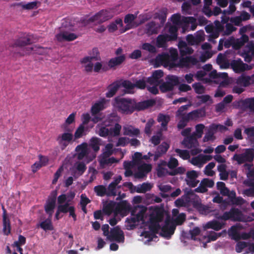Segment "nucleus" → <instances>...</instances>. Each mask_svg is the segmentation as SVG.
<instances>
[{"mask_svg": "<svg viewBox=\"0 0 254 254\" xmlns=\"http://www.w3.org/2000/svg\"><path fill=\"white\" fill-rule=\"evenodd\" d=\"M130 205L126 200H123L120 202H116L115 214H120L126 216L130 211Z\"/></svg>", "mask_w": 254, "mask_h": 254, "instance_id": "obj_12", "label": "nucleus"}, {"mask_svg": "<svg viewBox=\"0 0 254 254\" xmlns=\"http://www.w3.org/2000/svg\"><path fill=\"white\" fill-rule=\"evenodd\" d=\"M175 152L184 160H187L190 157L189 152L187 150L177 148L175 149Z\"/></svg>", "mask_w": 254, "mask_h": 254, "instance_id": "obj_55", "label": "nucleus"}, {"mask_svg": "<svg viewBox=\"0 0 254 254\" xmlns=\"http://www.w3.org/2000/svg\"><path fill=\"white\" fill-rule=\"evenodd\" d=\"M169 148V145L168 143L166 142H163L157 147L155 152V157H159L163 154L166 153Z\"/></svg>", "mask_w": 254, "mask_h": 254, "instance_id": "obj_41", "label": "nucleus"}, {"mask_svg": "<svg viewBox=\"0 0 254 254\" xmlns=\"http://www.w3.org/2000/svg\"><path fill=\"white\" fill-rule=\"evenodd\" d=\"M242 229L243 227L241 224H237L231 226L228 230V235L231 237L232 239L237 241H239L240 240L239 231Z\"/></svg>", "mask_w": 254, "mask_h": 254, "instance_id": "obj_21", "label": "nucleus"}, {"mask_svg": "<svg viewBox=\"0 0 254 254\" xmlns=\"http://www.w3.org/2000/svg\"><path fill=\"white\" fill-rule=\"evenodd\" d=\"M170 56L168 54H162L157 57V60L160 62H168L170 58L173 62L176 61L178 58V51L176 49H171L170 50Z\"/></svg>", "mask_w": 254, "mask_h": 254, "instance_id": "obj_14", "label": "nucleus"}, {"mask_svg": "<svg viewBox=\"0 0 254 254\" xmlns=\"http://www.w3.org/2000/svg\"><path fill=\"white\" fill-rule=\"evenodd\" d=\"M192 88L194 89L196 93L200 94L205 91L204 87L199 82L194 83L192 85Z\"/></svg>", "mask_w": 254, "mask_h": 254, "instance_id": "obj_59", "label": "nucleus"}, {"mask_svg": "<svg viewBox=\"0 0 254 254\" xmlns=\"http://www.w3.org/2000/svg\"><path fill=\"white\" fill-rule=\"evenodd\" d=\"M84 128L85 127L83 124H80L79 125V126L76 129L74 134L75 139H78L83 136L84 131Z\"/></svg>", "mask_w": 254, "mask_h": 254, "instance_id": "obj_61", "label": "nucleus"}, {"mask_svg": "<svg viewBox=\"0 0 254 254\" xmlns=\"http://www.w3.org/2000/svg\"><path fill=\"white\" fill-rule=\"evenodd\" d=\"M238 83L247 87L252 84V76H241L238 79Z\"/></svg>", "mask_w": 254, "mask_h": 254, "instance_id": "obj_49", "label": "nucleus"}, {"mask_svg": "<svg viewBox=\"0 0 254 254\" xmlns=\"http://www.w3.org/2000/svg\"><path fill=\"white\" fill-rule=\"evenodd\" d=\"M118 162V160L114 157L109 158L103 157L100 161V164L102 167H104L106 166L111 165Z\"/></svg>", "mask_w": 254, "mask_h": 254, "instance_id": "obj_48", "label": "nucleus"}, {"mask_svg": "<svg viewBox=\"0 0 254 254\" xmlns=\"http://www.w3.org/2000/svg\"><path fill=\"white\" fill-rule=\"evenodd\" d=\"M147 78L142 77L141 79H136L134 82V87L140 89H144L146 87Z\"/></svg>", "mask_w": 254, "mask_h": 254, "instance_id": "obj_50", "label": "nucleus"}, {"mask_svg": "<svg viewBox=\"0 0 254 254\" xmlns=\"http://www.w3.org/2000/svg\"><path fill=\"white\" fill-rule=\"evenodd\" d=\"M254 158V149L247 148L245 152L242 154H235L233 157V160L236 161L239 164H242L245 162H252Z\"/></svg>", "mask_w": 254, "mask_h": 254, "instance_id": "obj_5", "label": "nucleus"}, {"mask_svg": "<svg viewBox=\"0 0 254 254\" xmlns=\"http://www.w3.org/2000/svg\"><path fill=\"white\" fill-rule=\"evenodd\" d=\"M70 199H68L65 203L63 205H58L59 211L63 213L69 212V216L71 217L75 221L76 220V215L75 214V208L73 205H70Z\"/></svg>", "mask_w": 254, "mask_h": 254, "instance_id": "obj_10", "label": "nucleus"}, {"mask_svg": "<svg viewBox=\"0 0 254 254\" xmlns=\"http://www.w3.org/2000/svg\"><path fill=\"white\" fill-rule=\"evenodd\" d=\"M155 104V101L153 99H149L141 102H136L133 99V106L134 111H140L145 110L149 107H152Z\"/></svg>", "mask_w": 254, "mask_h": 254, "instance_id": "obj_16", "label": "nucleus"}, {"mask_svg": "<svg viewBox=\"0 0 254 254\" xmlns=\"http://www.w3.org/2000/svg\"><path fill=\"white\" fill-rule=\"evenodd\" d=\"M173 25L179 26L181 24V15L179 13L174 14L171 17Z\"/></svg>", "mask_w": 254, "mask_h": 254, "instance_id": "obj_62", "label": "nucleus"}, {"mask_svg": "<svg viewBox=\"0 0 254 254\" xmlns=\"http://www.w3.org/2000/svg\"><path fill=\"white\" fill-rule=\"evenodd\" d=\"M73 138V135L71 133L64 132L58 136L57 140L60 144H62L63 141L70 142Z\"/></svg>", "mask_w": 254, "mask_h": 254, "instance_id": "obj_44", "label": "nucleus"}, {"mask_svg": "<svg viewBox=\"0 0 254 254\" xmlns=\"http://www.w3.org/2000/svg\"><path fill=\"white\" fill-rule=\"evenodd\" d=\"M76 151L79 152L78 154V158L80 160L82 159L89 153V150L87 143H83L80 145H78L76 147Z\"/></svg>", "mask_w": 254, "mask_h": 254, "instance_id": "obj_28", "label": "nucleus"}, {"mask_svg": "<svg viewBox=\"0 0 254 254\" xmlns=\"http://www.w3.org/2000/svg\"><path fill=\"white\" fill-rule=\"evenodd\" d=\"M168 25H169L168 32L170 33V34H168V36H169L168 38L170 39V40L172 41L177 40L178 38V26L171 25L167 23L166 25V27Z\"/></svg>", "mask_w": 254, "mask_h": 254, "instance_id": "obj_29", "label": "nucleus"}, {"mask_svg": "<svg viewBox=\"0 0 254 254\" xmlns=\"http://www.w3.org/2000/svg\"><path fill=\"white\" fill-rule=\"evenodd\" d=\"M112 17L113 15L109 11L103 9L90 17L87 20H83L82 23L84 25H87L90 22L97 21V23L101 24L112 18Z\"/></svg>", "mask_w": 254, "mask_h": 254, "instance_id": "obj_4", "label": "nucleus"}, {"mask_svg": "<svg viewBox=\"0 0 254 254\" xmlns=\"http://www.w3.org/2000/svg\"><path fill=\"white\" fill-rule=\"evenodd\" d=\"M120 120V117L116 113H112L108 116L104 122V125L106 127H110L118 124Z\"/></svg>", "mask_w": 254, "mask_h": 254, "instance_id": "obj_25", "label": "nucleus"}, {"mask_svg": "<svg viewBox=\"0 0 254 254\" xmlns=\"http://www.w3.org/2000/svg\"><path fill=\"white\" fill-rule=\"evenodd\" d=\"M123 134L124 135H127L131 137H138L140 134V130L132 126H124L123 128Z\"/></svg>", "mask_w": 254, "mask_h": 254, "instance_id": "obj_23", "label": "nucleus"}, {"mask_svg": "<svg viewBox=\"0 0 254 254\" xmlns=\"http://www.w3.org/2000/svg\"><path fill=\"white\" fill-rule=\"evenodd\" d=\"M186 175V184L190 187L195 188L199 182V180H196L198 176L197 172L194 170L189 171L187 172Z\"/></svg>", "mask_w": 254, "mask_h": 254, "instance_id": "obj_15", "label": "nucleus"}, {"mask_svg": "<svg viewBox=\"0 0 254 254\" xmlns=\"http://www.w3.org/2000/svg\"><path fill=\"white\" fill-rule=\"evenodd\" d=\"M116 202L111 201L104 206L103 211L105 214L111 215L113 212L115 214Z\"/></svg>", "mask_w": 254, "mask_h": 254, "instance_id": "obj_42", "label": "nucleus"}, {"mask_svg": "<svg viewBox=\"0 0 254 254\" xmlns=\"http://www.w3.org/2000/svg\"><path fill=\"white\" fill-rule=\"evenodd\" d=\"M163 75L164 72L162 70H156L153 72L151 76L147 78V82L150 85H159L163 81L161 78Z\"/></svg>", "mask_w": 254, "mask_h": 254, "instance_id": "obj_13", "label": "nucleus"}, {"mask_svg": "<svg viewBox=\"0 0 254 254\" xmlns=\"http://www.w3.org/2000/svg\"><path fill=\"white\" fill-rule=\"evenodd\" d=\"M107 238L111 242L116 241L119 243H123L125 241L124 232L119 226L112 228Z\"/></svg>", "mask_w": 254, "mask_h": 254, "instance_id": "obj_8", "label": "nucleus"}, {"mask_svg": "<svg viewBox=\"0 0 254 254\" xmlns=\"http://www.w3.org/2000/svg\"><path fill=\"white\" fill-rule=\"evenodd\" d=\"M167 34H160L156 38V45L158 48H164L166 46L168 41H172L168 38Z\"/></svg>", "mask_w": 254, "mask_h": 254, "instance_id": "obj_32", "label": "nucleus"}, {"mask_svg": "<svg viewBox=\"0 0 254 254\" xmlns=\"http://www.w3.org/2000/svg\"><path fill=\"white\" fill-rule=\"evenodd\" d=\"M142 49L147 51L151 53H155L156 49L154 46L148 43H145L142 45Z\"/></svg>", "mask_w": 254, "mask_h": 254, "instance_id": "obj_58", "label": "nucleus"}, {"mask_svg": "<svg viewBox=\"0 0 254 254\" xmlns=\"http://www.w3.org/2000/svg\"><path fill=\"white\" fill-rule=\"evenodd\" d=\"M245 184L250 188L245 190L243 193L247 196H254V179H250L246 181Z\"/></svg>", "mask_w": 254, "mask_h": 254, "instance_id": "obj_30", "label": "nucleus"}, {"mask_svg": "<svg viewBox=\"0 0 254 254\" xmlns=\"http://www.w3.org/2000/svg\"><path fill=\"white\" fill-rule=\"evenodd\" d=\"M186 218V214L184 213H182L179 214L174 220H172L174 222L176 226L177 225H181L185 222Z\"/></svg>", "mask_w": 254, "mask_h": 254, "instance_id": "obj_57", "label": "nucleus"}, {"mask_svg": "<svg viewBox=\"0 0 254 254\" xmlns=\"http://www.w3.org/2000/svg\"><path fill=\"white\" fill-rule=\"evenodd\" d=\"M239 104L243 107L249 109L251 111H254V97L241 100L240 101Z\"/></svg>", "mask_w": 254, "mask_h": 254, "instance_id": "obj_33", "label": "nucleus"}, {"mask_svg": "<svg viewBox=\"0 0 254 254\" xmlns=\"http://www.w3.org/2000/svg\"><path fill=\"white\" fill-rule=\"evenodd\" d=\"M248 36L243 35L240 38L233 40L232 47L234 49L238 50L242 47L245 43H248Z\"/></svg>", "mask_w": 254, "mask_h": 254, "instance_id": "obj_26", "label": "nucleus"}, {"mask_svg": "<svg viewBox=\"0 0 254 254\" xmlns=\"http://www.w3.org/2000/svg\"><path fill=\"white\" fill-rule=\"evenodd\" d=\"M31 39L30 36L21 38L17 39L14 43L15 47H22L32 44Z\"/></svg>", "mask_w": 254, "mask_h": 254, "instance_id": "obj_38", "label": "nucleus"}, {"mask_svg": "<svg viewBox=\"0 0 254 254\" xmlns=\"http://www.w3.org/2000/svg\"><path fill=\"white\" fill-rule=\"evenodd\" d=\"M112 105L123 114L130 115L134 112L133 99L117 96L114 99Z\"/></svg>", "mask_w": 254, "mask_h": 254, "instance_id": "obj_1", "label": "nucleus"}, {"mask_svg": "<svg viewBox=\"0 0 254 254\" xmlns=\"http://www.w3.org/2000/svg\"><path fill=\"white\" fill-rule=\"evenodd\" d=\"M94 191L96 194L100 196H107V188L103 185L95 186L94 188Z\"/></svg>", "mask_w": 254, "mask_h": 254, "instance_id": "obj_51", "label": "nucleus"}, {"mask_svg": "<svg viewBox=\"0 0 254 254\" xmlns=\"http://www.w3.org/2000/svg\"><path fill=\"white\" fill-rule=\"evenodd\" d=\"M154 124V121L153 119H150L147 122L145 128L144 132L147 135H150L151 133V127Z\"/></svg>", "mask_w": 254, "mask_h": 254, "instance_id": "obj_63", "label": "nucleus"}, {"mask_svg": "<svg viewBox=\"0 0 254 254\" xmlns=\"http://www.w3.org/2000/svg\"><path fill=\"white\" fill-rule=\"evenodd\" d=\"M109 102V100L105 98L101 99L99 101L95 103L91 107V113L93 116L99 113L101 111L106 108V104Z\"/></svg>", "mask_w": 254, "mask_h": 254, "instance_id": "obj_18", "label": "nucleus"}, {"mask_svg": "<svg viewBox=\"0 0 254 254\" xmlns=\"http://www.w3.org/2000/svg\"><path fill=\"white\" fill-rule=\"evenodd\" d=\"M77 35L75 34L67 31L61 32L56 35V38L59 42L72 41L77 38Z\"/></svg>", "mask_w": 254, "mask_h": 254, "instance_id": "obj_20", "label": "nucleus"}, {"mask_svg": "<svg viewBox=\"0 0 254 254\" xmlns=\"http://www.w3.org/2000/svg\"><path fill=\"white\" fill-rule=\"evenodd\" d=\"M145 32L148 35H151L157 34L158 29L156 27V22L154 21H150L145 25Z\"/></svg>", "mask_w": 254, "mask_h": 254, "instance_id": "obj_31", "label": "nucleus"}, {"mask_svg": "<svg viewBox=\"0 0 254 254\" xmlns=\"http://www.w3.org/2000/svg\"><path fill=\"white\" fill-rule=\"evenodd\" d=\"M218 127V125L215 124H212L209 126L207 132L203 138V141L204 142L215 139L214 133L217 130Z\"/></svg>", "mask_w": 254, "mask_h": 254, "instance_id": "obj_22", "label": "nucleus"}, {"mask_svg": "<svg viewBox=\"0 0 254 254\" xmlns=\"http://www.w3.org/2000/svg\"><path fill=\"white\" fill-rule=\"evenodd\" d=\"M107 196H116L117 195L116 186L110 183L107 188Z\"/></svg>", "mask_w": 254, "mask_h": 254, "instance_id": "obj_60", "label": "nucleus"}, {"mask_svg": "<svg viewBox=\"0 0 254 254\" xmlns=\"http://www.w3.org/2000/svg\"><path fill=\"white\" fill-rule=\"evenodd\" d=\"M146 211V208L143 206L134 207L131 211V215L126 220V227L127 230L134 229L137 224L143 220L144 215Z\"/></svg>", "mask_w": 254, "mask_h": 254, "instance_id": "obj_2", "label": "nucleus"}, {"mask_svg": "<svg viewBox=\"0 0 254 254\" xmlns=\"http://www.w3.org/2000/svg\"><path fill=\"white\" fill-rule=\"evenodd\" d=\"M197 62L196 58L189 56L181 58L177 64L172 62L170 64V65L171 67H189L190 65H195Z\"/></svg>", "mask_w": 254, "mask_h": 254, "instance_id": "obj_9", "label": "nucleus"}, {"mask_svg": "<svg viewBox=\"0 0 254 254\" xmlns=\"http://www.w3.org/2000/svg\"><path fill=\"white\" fill-rule=\"evenodd\" d=\"M215 164L214 162H210L205 167V174L208 176L212 177L214 175L215 172L212 169L215 167Z\"/></svg>", "mask_w": 254, "mask_h": 254, "instance_id": "obj_53", "label": "nucleus"}, {"mask_svg": "<svg viewBox=\"0 0 254 254\" xmlns=\"http://www.w3.org/2000/svg\"><path fill=\"white\" fill-rule=\"evenodd\" d=\"M100 139L96 137L91 138L89 142V147H91L95 152H97L100 149Z\"/></svg>", "mask_w": 254, "mask_h": 254, "instance_id": "obj_47", "label": "nucleus"}, {"mask_svg": "<svg viewBox=\"0 0 254 254\" xmlns=\"http://www.w3.org/2000/svg\"><path fill=\"white\" fill-rule=\"evenodd\" d=\"M113 145L112 143H108L106 144L105 147V151L103 153V157L108 158L113 153Z\"/></svg>", "mask_w": 254, "mask_h": 254, "instance_id": "obj_56", "label": "nucleus"}, {"mask_svg": "<svg viewBox=\"0 0 254 254\" xmlns=\"http://www.w3.org/2000/svg\"><path fill=\"white\" fill-rule=\"evenodd\" d=\"M120 86V84L118 81L110 84L107 87L108 91L106 93V97L107 98L113 97L119 90Z\"/></svg>", "mask_w": 254, "mask_h": 254, "instance_id": "obj_27", "label": "nucleus"}, {"mask_svg": "<svg viewBox=\"0 0 254 254\" xmlns=\"http://www.w3.org/2000/svg\"><path fill=\"white\" fill-rule=\"evenodd\" d=\"M2 223H3V232L5 235H8L11 231V225L10 220L8 218L6 210L4 206H2Z\"/></svg>", "mask_w": 254, "mask_h": 254, "instance_id": "obj_19", "label": "nucleus"}, {"mask_svg": "<svg viewBox=\"0 0 254 254\" xmlns=\"http://www.w3.org/2000/svg\"><path fill=\"white\" fill-rule=\"evenodd\" d=\"M242 216V213L238 208L232 207L229 211L225 212L219 218L224 221L230 219L234 221H239L241 220Z\"/></svg>", "mask_w": 254, "mask_h": 254, "instance_id": "obj_6", "label": "nucleus"}, {"mask_svg": "<svg viewBox=\"0 0 254 254\" xmlns=\"http://www.w3.org/2000/svg\"><path fill=\"white\" fill-rule=\"evenodd\" d=\"M170 120V117L168 115H165L162 114H159L157 121L159 123H161V127L162 130H167V125Z\"/></svg>", "mask_w": 254, "mask_h": 254, "instance_id": "obj_35", "label": "nucleus"}, {"mask_svg": "<svg viewBox=\"0 0 254 254\" xmlns=\"http://www.w3.org/2000/svg\"><path fill=\"white\" fill-rule=\"evenodd\" d=\"M126 60V56L124 54L111 58L108 63V65L110 68H114L116 66L121 65Z\"/></svg>", "mask_w": 254, "mask_h": 254, "instance_id": "obj_24", "label": "nucleus"}, {"mask_svg": "<svg viewBox=\"0 0 254 254\" xmlns=\"http://www.w3.org/2000/svg\"><path fill=\"white\" fill-rule=\"evenodd\" d=\"M149 229L151 232L152 235L154 236L158 233L160 229H161V227L157 221L151 218Z\"/></svg>", "mask_w": 254, "mask_h": 254, "instance_id": "obj_34", "label": "nucleus"}, {"mask_svg": "<svg viewBox=\"0 0 254 254\" xmlns=\"http://www.w3.org/2000/svg\"><path fill=\"white\" fill-rule=\"evenodd\" d=\"M196 137V136L194 132L187 137L186 139L184 140L186 146L189 148L193 147L194 143L197 141Z\"/></svg>", "mask_w": 254, "mask_h": 254, "instance_id": "obj_46", "label": "nucleus"}, {"mask_svg": "<svg viewBox=\"0 0 254 254\" xmlns=\"http://www.w3.org/2000/svg\"><path fill=\"white\" fill-rule=\"evenodd\" d=\"M242 56L246 62L250 63L252 61L253 57H254V43L250 42L248 43L243 50Z\"/></svg>", "mask_w": 254, "mask_h": 254, "instance_id": "obj_11", "label": "nucleus"}, {"mask_svg": "<svg viewBox=\"0 0 254 254\" xmlns=\"http://www.w3.org/2000/svg\"><path fill=\"white\" fill-rule=\"evenodd\" d=\"M222 228V224L217 220H212L208 222L204 226L205 229H212L215 231H219Z\"/></svg>", "mask_w": 254, "mask_h": 254, "instance_id": "obj_39", "label": "nucleus"}, {"mask_svg": "<svg viewBox=\"0 0 254 254\" xmlns=\"http://www.w3.org/2000/svg\"><path fill=\"white\" fill-rule=\"evenodd\" d=\"M40 227L45 231H52L54 230V227L51 221V218L49 217L42 221L40 224Z\"/></svg>", "mask_w": 254, "mask_h": 254, "instance_id": "obj_45", "label": "nucleus"}, {"mask_svg": "<svg viewBox=\"0 0 254 254\" xmlns=\"http://www.w3.org/2000/svg\"><path fill=\"white\" fill-rule=\"evenodd\" d=\"M109 129L110 136H117L120 134L122 126L118 124L114 125V127H111Z\"/></svg>", "mask_w": 254, "mask_h": 254, "instance_id": "obj_52", "label": "nucleus"}, {"mask_svg": "<svg viewBox=\"0 0 254 254\" xmlns=\"http://www.w3.org/2000/svg\"><path fill=\"white\" fill-rule=\"evenodd\" d=\"M176 225L174 222L169 217L167 218L164 225L161 227L160 235L167 239L170 238L174 233Z\"/></svg>", "mask_w": 254, "mask_h": 254, "instance_id": "obj_7", "label": "nucleus"}, {"mask_svg": "<svg viewBox=\"0 0 254 254\" xmlns=\"http://www.w3.org/2000/svg\"><path fill=\"white\" fill-rule=\"evenodd\" d=\"M183 44L184 46L180 49V52L181 56H184L188 54H191L193 52L192 48L187 46L185 43H183Z\"/></svg>", "mask_w": 254, "mask_h": 254, "instance_id": "obj_54", "label": "nucleus"}, {"mask_svg": "<svg viewBox=\"0 0 254 254\" xmlns=\"http://www.w3.org/2000/svg\"><path fill=\"white\" fill-rule=\"evenodd\" d=\"M165 80V81H163L159 85V89L162 93L173 91L175 86L180 83L178 77L173 75H167Z\"/></svg>", "mask_w": 254, "mask_h": 254, "instance_id": "obj_3", "label": "nucleus"}, {"mask_svg": "<svg viewBox=\"0 0 254 254\" xmlns=\"http://www.w3.org/2000/svg\"><path fill=\"white\" fill-rule=\"evenodd\" d=\"M152 188V185L149 183H143L136 186V192L137 193H145L149 191Z\"/></svg>", "mask_w": 254, "mask_h": 254, "instance_id": "obj_37", "label": "nucleus"}, {"mask_svg": "<svg viewBox=\"0 0 254 254\" xmlns=\"http://www.w3.org/2000/svg\"><path fill=\"white\" fill-rule=\"evenodd\" d=\"M55 202L47 200L44 206L45 211L46 213L49 215V217L52 218L54 210L56 207Z\"/></svg>", "mask_w": 254, "mask_h": 254, "instance_id": "obj_36", "label": "nucleus"}, {"mask_svg": "<svg viewBox=\"0 0 254 254\" xmlns=\"http://www.w3.org/2000/svg\"><path fill=\"white\" fill-rule=\"evenodd\" d=\"M194 119L199 117H202L205 115V110L204 108L197 109L192 111Z\"/></svg>", "mask_w": 254, "mask_h": 254, "instance_id": "obj_64", "label": "nucleus"}, {"mask_svg": "<svg viewBox=\"0 0 254 254\" xmlns=\"http://www.w3.org/2000/svg\"><path fill=\"white\" fill-rule=\"evenodd\" d=\"M117 25H119L120 27L123 26V20L121 18H117L115 21L110 23L108 26V29L109 32L112 33L115 32L118 29Z\"/></svg>", "mask_w": 254, "mask_h": 254, "instance_id": "obj_43", "label": "nucleus"}, {"mask_svg": "<svg viewBox=\"0 0 254 254\" xmlns=\"http://www.w3.org/2000/svg\"><path fill=\"white\" fill-rule=\"evenodd\" d=\"M167 15V9L164 8L161 9L158 12H156L154 15V18L160 20V23L163 25L166 20Z\"/></svg>", "mask_w": 254, "mask_h": 254, "instance_id": "obj_40", "label": "nucleus"}, {"mask_svg": "<svg viewBox=\"0 0 254 254\" xmlns=\"http://www.w3.org/2000/svg\"><path fill=\"white\" fill-rule=\"evenodd\" d=\"M231 68L236 73L243 72L248 69L249 65L244 64L241 59L233 60L230 63Z\"/></svg>", "mask_w": 254, "mask_h": 254, "instance_id": "obj_17", "label": "nucleus"}]
</instances>
